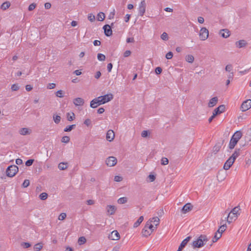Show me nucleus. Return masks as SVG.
Segmentation results:
<instances>
[{
  "instance_id": "5",
  "label": "nucleus",
  "mask_w": 251,
  "mask_h": 251,
  "mask_svg": "<svg viewBox=\"0 0 251 251\" xmlns=\"http://www.w3.org/2000/svg\"><path fill=\"white\" fill-rule=\"evenodd\" d=\"M209 31L205 27H202L199 32L200 38L201 40H205L208 37Z\"/></svg>"
},
{
  "instance_id": "10",
  "label": "nucleus",
  "mask_w": 251,
  "mask_h": 251,
  "mask_svg": "<svg viewBox=\"0 0 251 251\" xmlns=\"http://www.w3.org/2000/svg\"><path fill=\"white\" fill-rule=\"evenodd\" d=\"M108 238L110 240H118L120 238V236L117 230H114L111 232V234L109 235Z\"/></svg>"
},
{
  "instance_id": "50",
  "label": "nucleus",
  "mask_w": 251,
  "mask_h": 251,
  "mask_svg": "<svg viewBox=\"0 0 251 251\" xmlns=\"http://www.w3.org/2000/svg\"><path fill=\"white\" fill-rule=\"evenodd\" d=\"M150 135V132L147 130H143L141 133V136L143 137H147Z\"/></svg>"
},
{
  "instance_id": "29",
  "label": "nucleus",
  "mask_w": 251,
  "mask_h": 251,
  "mask_svg": "<svg viewBox=\"0 0 251 251\" xmlns=\"http://www.w3.org/2000/svg\"><path fill=\"white\" fill-rule=\"evenodd\" d=\"M238 141L237 140H235V139H233L232 138H231L229 144V148L230 149H233L235 145H236Z\"/></svg>"
},
{
  "instance_id": "35",
  "label": "nucleus",
  "mask_w": 251,
  "mask_h": 251,
  "mask_svg": "<svg viewBox=\"0 0 251 251\" xmlns=\"http://www.w3.org/2000/svg\"><path fill=\"white\" fill-rule=\"evenodd\" d=\"M227 226L226 224L221 225V226L218 229V231H219L220 233L222 234L226 229Z\"/></svg>"
},
{
  "instance_id": "30",
  "label": "nucleus",
  "mask_w": 251,
  "mask_h": 251,
  "mask_svg": "<svg viewBox=\"0 0 251 251\" xmlns=\"http://www.w3.org/2000/svg\"><path fill=\"white\" fill-rule=\"evenodd\" d=\"M67 118L68 121H72L75 119V115L73 112L67 113Z\"/></svg>"
},
{
  "instance_id": "49",
  "label": "nucleus",
  "mask_w": 251,
  "mask_h": 251,
  "mask_svg": "<svg viewBox=\"0 0 251 251\" xmlns=\"http://www.w3.org/2000/svg\"><path fill=\"white\" fill-rule=\"evenodd\" d=\"M88 19L91 22H93L95 20V16L92 14H89L88 16Z\"/></svg>"
},
{
  "instance_id": "27",
  "label": "nucleus",
  "mask_w": 251,
  "mask_h": 251,
  "mask_svg": "<svg viewBox=\"0 0 251 251\" xmlns=\"http://www.w3.org/2000/svg\"><path fill=\"white\" fill-rule=\"evenodd\" d=\"M240 154V149H236L233 153L230 156L233 160H235L237 157H238Z\"/></svg>"
},
{
  "instance_id": "45",
  "label": "nucleus",
  "mask_w": 251,
  "mask_h": 251,
  "mask_svg": "<svg viewBox=\"0 0 251 251\" xmlns=\"http://www.w3.org/2000/svg\"><path fill=\"white\" fill-rule=\"evenodd\" d=\"M98 59L100 61H104L105 59V56L103 54L98 53Z\"/></svg>"
},
{
  "instance_id": "4",
  "label": "nucleus",
  "mask_w": 251,
  "mask_h": 251,
  "mask_svg": "<svg viewBox=\"0 0 251 251\" xmlns=\"http://www.w3.org/2000/svg\"><path fill=\"white\" fill-rule=\"evenodd\" d=\"M100 99L102 104H105L113 99V95L111 93L107 94L103 96L99 97Z\"/></svg>"
},
{
  "instance_id": "2",
  "label": "nucleus",
  "mask_w": 251,
  "mask_h": 251,
  "mask_svg": "<svg viewBox=\"0 0 251 251\" xmlns=\"http://www.w3.org/2000/svg\"><path fill=\"white\" fill-rule=\"evenodd\" d=\"M208 240L209 239L206 235L201 234L193 241L192 246L194 249L200 248L203 247Z\"/></svg>"
},
{
  "instance_id": "13",
  "label": "nucleus",
  "mask_w": 251,
  "mask_h": 251,
  "mask_svg": "<svg viewBox=\"0 0 251 251\" xmlns=\"http://www.w3.org/2000/svg\"><path fill=\"white\" fill-rule=\"evenodd\" d=\"M31 129L27 127L22 128L19 130V133L21 135H29L31 134Z\"/></svg>"
},
{
  "instance_id": "17",
  "label": "nucleus",
  "mask_w": 251,
  "mask_h": 251,
  "mask_svg": "<svg viewBox=\"0 0 251 251\" xmlns=\"http://www.w3.org/2000/svg\"><path fill=\"white\" fill-rule=\"evenodd\" d=\"M191 237L190 236H188L184 240H183L181 243L180 244L179 247L177 251H181L182 249L185 247L188 242L190 241Z\"/></svg>"
},
{
  "instance_id": "44",
  "label": "nucleus",
  "mask_w": 251,
  "mask_h": 251,
  "mask_svg": "<svg viewBox=\"0 0 251 251\" xmlns=\"http://www.w3.org/2000/svg\"><path fill=\"white\" fill-rule=\"evenodd\" d=\"M39 198L42 200H45L48 198V194L46 193H42L40 195Z\"/></svg>"
},
{
  "instance_id": "41",
  "label": "nucleus",
  "mask_w": 251,
  "mask_h": 251,
  "mask_svg": "<svg viewBox=\"0 0 251 251\" xmlns=\"http://www.w3.org/2000/svg\"><path fill=\"white\" fill-rule=\"evenodd\" d=\"M70 138L69 136H63L61 139V142L64 143H68L69 142Z\"/></svg>"
},
{
  "instance_id": "52",
  "label": "nucleus",
  "mask_w": 251,
  "mask_h": 251,
  "mask_svg": "<svg viewBox=\"0 0 251 251\" xmlns=\"http://www.w3.org/2000/svg\"><path fill=\"white\" fill-rule=\"evenodd\" d=\"M11 89L12 91H17L19 90V87L17 84H14L11 86Z\"/></svg>"
},
{
  "instance_id": "42",
  "label": "nucleus",
  "mask_w": 251,
  "mask_h": 251,
  "mask_svg": "<svg viewBox=\"0 0 251 251\" xmlns=\"http://www.w3.org/2000/svg\"><path fill=\"white\" fill-rule=\"evenodd\" d=\"M43 248V246L41 244L38 243L35 245L34 249L36 251H39L41 250Z\"/></svg>"
},
{
  "instance_id": "18",
  "label": "nucleus",
  "mask_w": 251,
  "mask_h": 251,
  "mask_svg": "<svg viewBox=\"0 0 251 251\" xmlns=\"http://www.w3.org/2000/svg\"><path fill=\"white\" fill-rule=\"evenodd\" d=\"M73 103L75 106H82L84 103V100L81 98H76L73 100Z\"/></svg>"
},
{
  "instance_id": "62",
  "label": "nucleus",
  "mask_w": 251,
  "mask_h": 251,
  "mask_svg": "<svg viewBox=\"0 0 251 251\" xmlns=\"http://www.w3.org/2000/svg\"><path fill=\"white\" fill-rule=\"evenodd\" d=\"M162 69L160 67H157L155 70L156 74H160L162 72Z\"/></svg>"
},
{
  "instance_id": "60",
  "label": "nucleus",
  "mask_w": 251,
  "mask_h": 251,
  "mask_svg": "<svg viewBox=\"0 0 251 251\" xmlns=\"http://www.w3.org/2000/svg\"><path fill=\"white\" fill-rule=\"evenodd\" d=\"M22 246L24 248H29V247H30L31 246V245L29 243H23L22 244Z\"/></svg>"
},
{
  "instance_id": "11",
  "label": "nucleus",
  "mask_w": 251,
  "mask_h": 251,
  "mask_svg": "<svg viewBox=\"0 0 251 251\" xmlns=\"http://www.w3.org/2000/svg\"><path fill=\"white\" fill-rule=\"evenodd\" d=\"M234 161L235 160L230 157L225 163L224 169L226 170H228L232 165Z\"/></svg>"
},
{
  "instance_id": "28",
  "label": "nucleus",
  "mask_w": 251,
  "mask_h": 251,
  "mask_svg": "<svg viewBox=\"0 0 251 251\" xmlns=\"http://www.w3.org/2000/svg\"><path fill=\"white\" fill-rule=\"evenodd\" d=\"M149 221H151V223H153L155 226H156L157 227L159 224L160 219L157 217H154Z\"/></svg>"
},
{
  "instance_id": "56",
  "label": "nucleus",
  "mask_w": 251,
  "mask_h": 251,
  "mask_svg": "<svg viewBox=\"0 0 251 251\" xmlns=\"http://www.w3.org/2000/svg\"><path fill=\"white\" fill-rule=\"evenodd\" d=\"M173 56V53L171 51H169L166 55V58L168 59H171Z\"/></svg>"
},
{
  "instance_id": "12",
  "label": "nucleus",
  "mask_w": 251,
  "mask_h": 251,
  "mask_svg": "<svg viewBox=\"0 0 251 251\" xmlns=\"http://www.w3.org/2000/svg\"><path fill=\"white\" fill-rule=\"evenodd\" d=\"M219 34L224 38H226L230 36V33L228 29H223L219 31Z\"/></svg>"
},
{
  "instance_id": "39",
  "label": "nucleus",
  "mask_w": 251,
  "mask_h": 251,
  "mask_svg": "<svg viewBox=\"0 0 251 251\" xmlns=\"http://www.w3.org/2000/svg\"><path fill=\"white\" fill-rule=\"evenodd\" d=\"M53 119L54 123L57 124L60 122L61 117L59 115H53Z\"/></svg>"
},
{
  "instance_id": "9",
  "label": "nucleus",
  "mask_w": 251,
  "mask_h": 251,
  "mask_svg": "<svg viewBox=\"0 0 251 251\" xmlns=\"http://www.w3.org/2000/svg\"><path fill=\"white\" fill-rule=\"evenodd\" d=\"M105 162L108 166L113 167L117 164V160L115 157L110 156L106 159Z\"/></svg>"
},
{
  "instance_id": "21",
  "label": "nucleus",
  "mask_w": 251,
  "mask_h": 251,
  "mask_svg": "<svg viewBox=\"0 0 251 251\" xmlns=\"http://www.w3.org/2000/svg\"><path fill=\"white\" fill-rule=\"evenodd\" d=\"M235 45L237 47H244L245 46H248V42L245 40H241L238 42H236L235 43Z\"/></svg>"
},
{
  "instance_id": "6",
  "label": "nucleus",
  "mask_w": 251,
  "mask_h": 251,
  "mask_svg": "<svg viewBox=\"0 0 251 251\" xmlns=\"http://www.w3.org/2000/svg\"><path fill=\"white\" fill-rule=\"evenodd\" d=\"M146 2L145 0H143L139 3L138 7L139 14L141 16H143L146 12Z\"/></svg>"
},
{
  "instance_id": "8",
  "label": "nucleus",
  "mask_w": 251,
  "mask_h": 251,
  "mask_svg": "<svg viewBox=\"0 0 251 251\" xmlns=\"http://www.w3.org/2000/svg\"><path fill=\"white\" fill-rule=\"evenodd\" d=\"M250 108H251V100H247L242 103L240 109L242 111H246Z\"/></svg>"
},
{
  "instance_id": "7",
  "label": "nucleus",
  "mask_w": 251,
  "mask_h": 251,
  "mask_svg": "<svg viewBox=\"0 0 251 251\" xmlns=\"http://www.w3.org/2000/svg\"><path fill=\"white\" fill-rule=\"evenodd\" d=\"M101 104H102V103L98 97L91 101L90 106L92 108H96Z\"/></svg>"
},
{
  "instance_id": "26",
  "label": "nucleus",
  "mask_w": 251,
  "mask_h": 251,
  "mask_svg": "<svg viewBox=\"0 0 251 251\" xmlns=\"http://www.w3.org/2000/svg\"><path fill=\"white\" fill-rule=\"evenodd\" d=\"M222 236V233L219 231H217L215 233L214 236L212 239V242H216L218 239H219Z\"/></svg>"
},
{
  "instance_id": "47",
  "label": "nucleus",
  "mask_w": 251,
  "mask_h": 251,
  "mask_svg": "<svg viewBox=\"0 0 251 251\" xmlns=\"http://www.w3.org/2000/svg\"><path fill=\"white\" fill-rule=\"evenodd\" d=\"M161 38L163 40H167L168 39V34L166 32H163L161 35Z\"/></svg>"
},
{
  "instance_id": "32",
  "label": "nucleus",
  "mask_w": 251,
  "mask_h": 251,
  "mask_svg": "<svg viewBox=\"0 0 251 251\" xmlns=\"http://www.w3.org/2000/svg\"><path fill=\"white\" fill-rule=\"evenodd\" d=\"M105 19V14L103 12H100L97 15V20L99 21H102Z\"/></svg>"
},
{
  "instance_id": "1",
  "label": "nucleus",
  "mask_w": 251,
  "mask_h": 251,
  "mask_svg": "<svg viewBox=\"0 0 251 251\" xmlns=\"http://www.w3.org/2000/svg\"><path fill=\"white\" fill-rule=\"evenodd\" d=\"M240 210L239 207L236 206L233 208L229 213H228L227 211L225 212L223 215L224 216L226 214L225 219H226V222L228 224L231 223L233 220H235L237 218L238 215H239Z\"/></svg>"
},
{
  "instance_id": "36",
  "label": "nucleus",
  "mask_w": 251,
  "mask_h": 251,
  "mask_svg": "<svg viewBox=\"0 0 251 251\" xmlns=\"http://www.w3.org/2000/svg\"><path fill=\"white\" fill-rule=\"evenodd\" d=\"M185 59H186V61H187L189 63H191L193 62L194 60L193 56L192 55H190V54L186 56Z\"/></svg>"
},
{
  "instance_id": "57",
  "label": "nucleus",
  "mask_w": 251,
  "mask_h": 251,
  "mask_svg": "<svg viewBox=\"0 0 251 251\" xmlns=\"http://www.w3.org/2000/svg\"><path fill=\"white\" fill-rule=\"evenodd\" d=\"M123 180L122 176H116L114 177V181L116 182H120Z\"/></svg>"
},
{
  "instance_id": "46",
  "label": "nucleus",
  "mask_w": 251,
  "mask_h": 251,
  "mask_svg": "<svg viewBox=\"0 0 251 251\" xmlns=\"http://www.w3.org/2000/svg\"><path fill=\"white\" fill-rule=\"evenodd\" d=\"M169 160L166 157H163L161 159V164L162 165H166L168 164Z\"/></svg>"
},
{
  "instance_id": "31",
  "label": "nucleus",
  "mask_w": 251,
  "mask_h": 251,
  "mask_svg": "<svg viewBox=\"0 0 251 251\" xmlns=\"http://www.w3.org/2000/svg\"><path fill=\"white\" fill-rule=\"evenodd\" d=\"M144 220L143 216H140L138 220L134 224L133 226L134 227H138L139 225L143 222Z\"/></svg>"
},
{
  "instance_id": "14",
  "label": "nucleus",
  "mask_w": 251,
  "mask_h": 251,
  "mask_svg": "<svg viewBox=\"0 0 251 251\" xmlns=\"http://www.w3.org/2000/svg\"><path fill=\"white\" fill-rule=\"evenodd\" d=\"M115 137V133L112 130L109 129L107 131L106 136V140L109 142L112 141Z\"/></svg>"
},
{
  "instance_id": "19",
  "label": "nucleus",
  "mask_w": 251,
  "mask_h": 251,
  "mask_svg": "<svg viewBox=\"0 0 251 251\" xmlns=\"http://www.w3.org/2000/svg\"><path fill=\"white\" fill-rule=\"evenodd\" d=\"M107 212L109 215H113L115 213L116 208L114 205H108L106 208Z\"/></svg>"
},
{
  "instance_id": "34",
  "label": "nucleus",
  "mask_w": 251,
  "mask_h": 251,
  "mask_svg": "<svg viewBox=\"0 0 251 251\" xmlns=\"http://www.w3.org/2000/svg\"><path fill=\"white\" fill-rule=\"evenodd\" d=\"M127 201V198L126 197H122L119 198L117 202L119 204H124Z\"/></svg>"
},
{
  "instance_id": "53",
  "label": "nucleus",
  "mask_w": 251,
  "mask_h": 251,
  "mask_svg": "<svg viewBox=\"0 0 251 251\" xmlns=\"http://www.w3.org/2000/svg\"><path fill=\"white\" fill-rule=\"evenodd\" d=\"M225 70L226 71L228 72L229 73L231 72V71L232 70V66L231 64L226 65Z\"/></svg>"
},
{
  "instance_id": "33",
  "label": "nucleus",
  "mask_w": 251,
  "mask_h": 251,
  "mask_svg": "<svg viewBox=\"0 0 251 251\" xmlns=\"http://www.w3.org/2000/svg\"><path fill=\"white\" fill-rule=\"evenodd\" d=\"M58 167L60 170H64L67 169V165L66 163L61 162L58 164Z\"/></svg>"
},
{
  "instance_id": "16",
  "label": "nucleus",
  "mask_w": 251,
  "mask_h": 251,
  "mask_svg": "<svg viewBox=\"0 0 251 251\" xmlns=\"http://www.w3.org/2000/svg\"><path fill=\"white\" fill-rule=\"evenodd\" d=\"M192 208L193 206L191 205V204L190 203H188L183 206L181 209V211L183 213L185 214L191 211Z\"/></svg>"
},
{
  "instance_id": "51",
  "label": "nucleus",
  "mask_w": 251,
  "mask_h": 251,
  "mask_svg": "<svg viewBox=\"0 0 251 251\" xmlns=\"http://www.w3.org/2000/svg\"><path fill=\"white\" fill-rule=\"evenodd\" d=\"M66 214L65 213H61L59 217H58V220H63L66 218Z\"/></svg>"
},
{
  "instance_id": "40",
  "label": "nucleus",
  "mask_w": 251,
  "mask_h": 251,
  "mask_svg": "<svg viewBox=\"0 0 251 251\" xmlns=\"http://www.w3.org/2000/svg\"><path fill=\"white\" fill-rule=\"evenodd\" d=\"M86 241V238L84 237H80L78 238V243L79 245L84 244Z\"/></svg>"
},
{
  "instance_id": "38",
  "label": "nucleus",
  "mask_w": 251,
  "mask_h": 251,
  "mask_svg": "<svg viewBox=\"0 0 251 251\" xmlns=\"http://www.w3.org/2000/svg\"><path fill=\"white\" fill-rule=\"evenodd\" d=\"M75 126V125L68 126L64 128V131L65 132H69L74 128Z\"/></svg>"
},
{
  "instance_id": "37",
  "label": "nucleus",
  "mask_w": 251,
  "mask_h": 251,
  "mask_svg": "<svg viewBox=\"0 0 251 251\" xmlns=\"http://www.w3.org/2000/svg\"><path fill=\"white\" fill-rule=\"evenodd\" d=\"M10 5V3L8 1L2 3V4L1 6V9L3 10H6L7 9Z\"/></svg>"
},
{
  "instance_id": "58",
  "label": "nucleus",
  "mask_w": 251,
  "mask_h": 251,
  "mask_svg": "<svg viewBox=\"0 0 251 251\" xmlns=\"http://www.w3.org/2000/svg\"><path fill=\"white\" fill-rule=\"evenodd\" d=\"M33 161L34 160L33 159H29L26 161L25 165L27 166H30L32 164Z\"/></svg>"
},
{
  "instance_id": "55",
  "label": "nucleus",
  "mask_w": 251,
  "mask_h": 251,
  "mask_svg": "<svg viewBox=\"0 0 251 251\" xmlns=\"http://www.w3.org/2000/svg\"><path fill=\"white\" fill-rule=\"evenodd\" d=\"M56 84L54 83H49L47 86V88L49 89H52L55 87Z\"/></svg>"
},
{
  "instance_id": "23",
  "label": "nucleus",
  "mask_w": 251,
  "mask_h": 251,
  "mask_svg": "<svg viewBox=\"0 0 251 251\" xmlns=\"http://www.w3.org/2000/svg\"><path fill=\"white\" fill-rule=\"evenodd\" d=\"M218 102V98L217 97L212 98L208 102V106L209 107H212L214 106Z\"/></svg>"
},
{
  "instance_id": "63",
  "label": "nucleus",
  "mask_w": 251,
  "mask_h": 251,
  "mask_svg": "<svg viewBox=\"0 0 251 251\" xmlns=\"http://www.w3.org/2000/svg\"><path fill=\"white\" fill-rule=\"evenodd\" d=\"M131 54V51L129 50H126L124 53V57H128Z\"/></svg>"
},
{
  "instance_id": "48",
  "label": "nucleus",
  "mask_w": 251,
  "mask_h": 251,
  "mask_svg": "<svg viewBox=\"0 0 251 251\" xmlns=\"http://www.w3.org/2000/svg\"><path fill=\"white\" fill-rule=\"evenodd\" d=\"M29 180L28 179H25L22 184V186L24 188H26L29 185Z\"/></svg>"
},
{
  "instance_id": "25",
  "label": "nucleus",
  "mask_w": 251,
  "mask_h": 251,
  "mask_svg": "<svg viewBox=\"0 0 251 251\" xmlns=\"http://www.w3.org/2000/svg\"><path fill=\"white\" fill-rule=\"evenodd\" d=\"M242 135V134L241 132L240 131H237L234 133V134H233L231 138L238 141L239 139L241 138Z\"/></svg>"
},
{
  "instance_id": "64",
  "label": "nucleus",
  "mask_w": 251,
  "mask_h": 251,
  "mask_svg": "<svg viewBox=\"0 0 251 251\" xmlns=\"http://www.w3.org/2000/svg\"><path fill=\"white\" fill-rule=\"evenodd\" d=\"M151 182L153 181L155 179V176L153 175H150L148 176Z\"/></svg>"
},
{
  "instance_id": "22",
  "label": "nucleus",
  "mask_w": 251,
  "mask_h": 251,
  "mask_svg": "<svg viewBox=\"0 0 251 251\" xmlns=\"http://www.w3.org/2000/svg\"><path fill=\"white\" fill-rule=\"evenodd\" d=\"M146 226V228L149 229L150 230H151V232H153L155 229H156L157 227L155 226H153L151 224V221H148L145 226Z\"/></svg>"
},
{
  "instance_id": "3",
  "label": "nucleus",
  "mask_w": 251,
  "mask_h": 251,
  "mask_svg": "<svg viewBox=\"0 0 251 251\" xmlns=\"http://www.w3.org/2000/svg\"><path fill=\"white\" fill-rule=\"evenodd\" d=\"M18 167L16 165L9 166L6 169V175L9 177H13L18 172Z\"/></svg>"
},
{
  "instance_id": "61",
  "label": "nucleus",
  "mask_w": 251,
  "mask_h": 251,
  "mask_svg": "<svg viewBox=\"0 0 251 251\" xmlns=\"http://www.w3.org/2000/svg\"><path fill=\"white\" fill-rule=\"evenodd\" d=\"M112 67H113V65L112 63H110L108 64L107 68V71L109 73L111 72Z\"/></svg>"
},
{
  "instance_id": "59",
  "label": "nucleus",
  "mask_w": 251,
  "mask_h": 251,
  "mask_svg": "<svg viewBox=\"0 0 251 251\" xmlns=\"http://www.w3.org/2000/svg\"><path fill=\"white\" fill-rule=\"evenodd\" d=\"M84 124L87 126H89L91 125V121L89 119H87L85 120Z\"/></svg>"
},
{
  "instance_id": "43",
  "label": "nucleus",
  "mask_w": 251,
  "mask_h": 251,
  "mask_svg": "<svg viewBox=\"0 0 251 251\" xmlns=\"http://www.w3.org/2000/svg\"><path fill=\"white\" fill-rule=\"evenodd\" d=\"M63 94V91L61 90H60L56 92V96L59 98H63L64 97Z\"/></svg>"
},
{
  "instance_id": "54",
  "label": "nucleus",
  "mask_w": 251,
  "mask_h": 251,
  "mask_svg": "<svg viewBox=\"0 0 251 251\" xmlns=\"http://www.w3.org/2000/svg\"><path fill=\"white\" fill-rule=\"evenodd\" d=\"M36 6V4L35 3H33L29 5L28 9L29 11H32L35 8Z\"/></svg>"
},
{
  "instance_id": "20",
  "label": "nucleus",
  "mask_w": 251,
  "mask_h": 251,
  "mask_svg": "<svg viewBox=\"0 0 251 251\" xmlns=\"http://www.w3.org/2000/svg\"><path fill=\"white\" fill-rule=\"evenodd\" d=\"M103 28L104 30L105 34L106 36H109L112 35V31L110 25H106L103 26Z\"/></svg>"
},
{
  "instance_id": "24",
  "label": "nucleus",
  "mask_w": 251,
  "mask_h": 251,
  "mask_svg": "<svg viewBox=\"0 0 251 251\" xmlns=\"http://www.w3.org/2000/svg\"><path fill=\"white\" fill-rule=\"evenodd\" d=\"M151 230H150L149 229L146 228L145 226L142 230V235L144 237H148L151 234Z\"/></svg>"
},
{
  "instance_id": "15",
  "label": "nucleus",
  "mask_w": 251,
  "mask_h": 251,
  "mask_svg": "<svg viewBox=\"0 0 251 251\" xmlns=\"http://www.w3.org/2000/svg\"><path fill=\"white\" fill-rule=\"evenodd\" d=\"M225 106L224 105H221L219 106H218L217 108L214 109V110L213 112V113L214 114V115L217 116V115H219L222 112H223L225 111Z\"/></svg>"
}]
</instances>
